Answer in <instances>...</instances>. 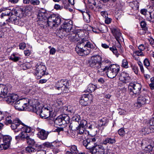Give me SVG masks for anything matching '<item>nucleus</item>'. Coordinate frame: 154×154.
Segmentation results:
<instances>
[{"label":"nucleus","mask_w":154,"mask_h":154,"mask_svg":"<svg viewBox=\"0 0 154 154\" xmlns=\"http://www.w3.org/2000/svg\"><path fill=\"white\" fill-rule=\"evenodd\" d=\"M96 141L94 137L89 136L88 138L83 140V144L87 149H92L91 154H104L105 149L103 146L99 145L94 147Z\"/></svg>","instance_id":"obj_1"},{"label":"nucleus","mask_w":154,"mask_h":154,"mask_svg":"<svg viewBox=\"0 0 154 154\" xmlns=\"http://www.w3.org/2000/svg\"><path fill=\"white\" fill-rule=\"evenodd\" d=\"M102 58L99 55L92 56L89 60L88 63L91 67L97 69V73L101 75H103L105 71L104 66H102Z\"/></svg>","instance_id":"obj_2"},{"label":"nucleus","mask_w":154,"mask_h":154,"mask_svg":"<svg viewBox=\"0 0 154 154\" xmlns=\"http://www.w3.org/2000/svg\"><path fill=\"white\" fill-rule=\"evenodd\" d=\"M32 103V100L22 99L17 101L14 104V106L15 109L19 110L30 111L33 109Z\"/></svg>","instance_id":"obj_3"},{"label":"nucleus","mask_w":154,"mask_h":154,"mask_svg":"<svg viewBox=\"0 0 154 154\" xmlns=\"http://www.w3.org/2000/svg\"><path fill=\"white\" fill-rule=\"evenodd\" d=\"M33 131L34 130L32 128L26 125L23 126L21 128V137L26 138L27 143L29 145H33L35 143L34 140L30 137Z\"/></svg>","instance_id":"obj_4"},{"label":"nucleus","mask_w":154,"mask_h":154,"mask_svg":"<svg viewBox=\"0 0 154 154\" xmlns=\"http://www.w3.org/2000/svg\"><path fill=\"white\" fill-rule=\"evenodd\" d=\"M105 71H104L103 75L106 72L107 75L108 77L113 78L118 74L119 71V67L115 65H112L109 67L104 66Z\"/></svg>","instance_id":"obj_5"},{"label":"nucleus","mask_w":154,"mask_h":154,"mask_svg":"<svg viewBox=\"0 0 154 154\" xmlns=\"http://www.w3.org/2000/svg\"><path fill=\"white\" fill-rule=\"evenodd\" d=\"M72 22L71 21L64 22L58 30L59 34L61 36L59 35V36L61 38L64 36L67 35L66 33L69 32L72 27Z\"/></svg>","instance_id":"obj_6"},{"label":"nucleus","mask_w":154,"mask_h":154,"mask_svg":"<svg viewBox=\"0 0 154 154\" xmlns=\"http://www.w3.org/2000/svg\"><path fill=\"white\" fill-rule=\"evenodd\" d=\"M141 88V85L137 83H131L129 84L128 87L130 91V94L132 97H134L137 94H139Z\"/></svg>","instance_id":"obj_7"},{"label":"nucleus","mask_w":154,"mask_h":154,"mask_svg":"<svg viewBox=\"0 0 154 154\" xmlns=\"http://www.w3.org/2000/svg\"><path fill=\"white\" fill-rule=\"evenodd\" d=\"M46 68L45 66L40 64L36 66V70L35 72V75L36 78L40 79L44 75H47L48 72H46Z\"/></svg>","instance_id":"obj_8"},{"label":"nucleus","mask_w":154,"mask_h":154,"mask_svg":"<svg viewBox=\"0 0 154 154\" xmlns=\"http://www.w3.org/2000/svg\"><path fill=\"white\" fill-rule=\"evenodd\" d=\"M149 97L145 95H141L138 98L137 101L135 104L136 106L139 108L149 102Z\"/></svg>","instance_id":"obj_9"},{"label":"nucleus","mask_w":154,"mask_h":154,"mask_svg":"<svg viewBox=\"0 0 154 154\" xmlns=\"http://www.w3.org/2000/svg\"><path fill=\"white\" fill-rule=\"evenodd\" d=\"M76 53L80 56H84L88 54L89 51L86 52V50L84 49V42H78L75 48Z\"/></svg>","instance_id":"obj_10"},{"label":"nucleus","mask_w":154,"mask_h":154,"mask_svg":"<svg viewBox=\"0 0 154 154\" xmlns=\"http://www.w3.org/2000/svg\"><path fill=\"white\" fill-rule=\"evenodd\" d=\"M11 137L8 135L4 136L3 137V143L0 145V148L1 150L6 149L10 146Z\"/></svg>","instance_id":"obj_11"},{"label":"nucleus","mask_w":154,"mask_h":154,"mask_svg":"<svg viewBox=\"0 0 154 154\" xmlns=\"http://www.w3.org/2000/svg\"><path fill=\"white\" fill-rule=\"evenodd\" d=\"M111 31L113 35L118 42L119 43L120 41H122L123 38L121 35V33L120 30L118 28H112L111 29Z\"/></svg>","instance_id":"obj_12"},{"label":"nucleus","mask_w":154,"mask_h":154,"mask_svg":"<svg viewBox=\"0 0 154 154\" xmlns=\"http://www.w3.org/2000/svg\"><path fill=\"white\" fill-rule=\"evenodd\" d=\"M5 100L9 104H12L14 102L17 101L18 99V96L15 94L9 95L6 97H4Z\"/></svg>","instance_id":"obj_13"},{"label":"nucleus","mask_w":154,"mask_h":154,"mask_svg":"<svg viewBox=\"0 0 154 154\" xmlns=\"http://www.w3.org/2000/svg\"><path fill=\"white\" fill-rule=\"evenodd\" d=\"M68 119V117L65 114H62L58 116V126L65 127V124L66 123V121Z\"/></svg>","instance_id":"obj_14"},{"label":"nucleus","mask_w":154,"mask_h":154,"mask_svg":"<svg viewBox=\"0 0 154 154\" xmlns=\"http://www.w3.org/2000/svg\"><path fill=\"white\" fill-rule=\"evenodd\" d=\"M48 134V132L46 131L44 129H40L38 133L37 136L40 139L45 140L47 138Z\"/></svg>","instance_id":"obj_15"},{"label":"nucleus","mask_w":154,"mask_h":154,"mask_svg":"<svg viewBox=\"0 0 154 154\" xmlns=\"http://www.w3.org/2000/svg\"><path fill=\"white\" fill-rule=\"evenodd\" d=\"M85 128L79 126L77 128L78 134L82 135V138H86V137L89 135V131L85 130Z\"/></svg>","instance_id":"obj_16"},{"label":"nucleus","mask_w":154,"mask_h":154,"mask_svg":"<svg viewBox=\"0 0 154 154\" xmlns=\"http://www.w3.org/2000/svg\"><path fill=\"white\" fill-rule=\"evenodd\" d=\"M57 112L54 111L53 112L52 116V118H53V121H54V126L56 128L55 130H53V131L58 132V116Z\"/></svg>","instance_id":"obj_17"},{"label":"nucleus","mask_w":154,"mask_h":154,"mask_svg":"<svg viewBox=\"0 0 154 154\" xmlns=\"http://www.w3.org/2000/svg\"><path fill=\"white\" fill-rule=\"evenodd\" d=\"M51 111L46 108H43L40 116L44 119H46L50 116Z\"/></svg>","instance_id":"obj_18"},{"label":"nucleus","mask_w":154,"mask_h":154,"mask_svg":"<svg viewBox=\"0 0 154 154\" xmlns=\"http://www.w3.org/2000/svg\"><path fill=\"white\" fill-rule=\"evenodd\" d=\"M11 127L12 129H16L18 127V128L20 129L22 128L23 127H20V121L17 119H16L15 120H13V122L11 124Z\"/></svg>","instance_id":"obj_19"},{"label":"nucleus","mask_w":154,"mask_h":154,"mask_svg":"<svg viewBox=\"0 0 154 154\" xmlns=\"http://www.w3.org/2000/svg\"><path fill=\"white\" fill-rule=\"evenodd\" d=\"M119 79L121 81L126 82L129 79V75L125 72H123L121 73L119 76Z\"/></svg>","instance_id":"obj_20"},{"label":"nucleus","mask_w":154,"mask_h":154,"mask_svg":"<svg viewBox=\"0 0 154 154\" xmlns=\"http://www.w3.org/2000/svg\"><path fill=\"white\" fill-rule=\"evenodd\" d=\"M10 20L12 21L15 24L21 26L22 25V21L21 18L19 17L14 16L12 17H9Z\"/></svg>","instance_id":"obj_21"},{"label":"nucleus","mask_w":154,"mask_h":154,"mask_svg":"<svg viewBox=\"0 0 154 154\" xmlns=\"http://www.w3.org/2000/svg\"><path fill=\"white\" fill-rule=\"evenodd\" d=\"M7 87L3 85H0V97H4L7 93Z\"/></svg>","instance_id":"obj_22"},{"label":"nucleus","mask_w":154,"mask_h":154,"mask_svg":"<svg viewBox=\"0 0 154 154\" xmlns=\"http://www.w3.org/2000/svg\"><path fill=\"white\" fill-rule=\"evenodd\" d=\"M68 86H65L62 88L58 87V94L62 95L63 96H66L69 91L68 88Z\"/></svg>","instance_id":"obj_23"},{"label":"nucleus","mask_w":154,"mask_h":154,"mask_svg":"<svg viewBox=\"0 0 154 154\" xmlns=\"http://www.w3.org/2000/svg\"><path fill=\"white\" fill-rule=\"evenodd\" d=\"M153 9L152 7L150 6L147 9L145 8L142 9L140 10V13L141 14L146 16L149 14L153 13Z\"/></svg>","instance_id":"obj_24"},{"label":"nucleus","mask_w":154,"mask_h":154,"mask_svg":"<svg viewBox=\"0 0 154 154\" xmlns=\"http://www.w3.org/2000/svg\"><path fill=\"white\" fill-rule=\"evenodd\" d=\"M84 49L86 50V52H87L88 51H89L88 53V54L91 51V49L93 48V46L91 43L87 41L84 42Z\"/></svg>","instance_id":"obj_25"},{"label":"nucleus","mask_w":154,"mask_h":154,"mask_svg":"<svg viewBox=\"0 0 154 154\" xmlns=\"http://www.w3.org/2000/svg\"><path fill=\"white\" fill-rule=\"evenodd\" d=\"M33 101L34 100H32ZM32 103L33 104V109L30 110V111H34L37 115H39L40 116L42 112V110L43 108L41 107L40 106H35V104L33 101Z\"/></svg>","instance_id":"obj_26"},{"label":"nucleus","mask_w":154,"mask_h":154,"mask_svg":"<svg viewBox=\"0 0 154 154\" xmlns=\"http://www.w3.org/2000/svg\"><path fill=\"white\" fill-rule=\"evenodd\" d=\"M116 142V141L115 138L107 137L103 140V144L104 145H106L107 143L112 144L115 143Z\"/></svg>","instance_id":"obj_27"},{"label":"nucleus","mask_w":154,"mask_h":154,"mask_svg":"<svg viewBox=\"0 0 154 154\" xmlns=\"http://www.w3.org/2000/svg\"><path fill=\"white\" fill-rule=\"evenodd\" d=\"M70 150V151H66V154H77L79 152L77 146L75 145L71 146Z\"/></svg>","instance_id":"obj_28"},{"label":"nucleus","mask_w":154,"mask_h":154,"mask_svg":"<svg viewBox=\"0 0 154 154\" xmlns=\"http://www.w3.org/2000/svg\"><path fill=\"white\" fill-rule=\"evenodd\" d=\"M89 99L86 95H84L82 96L80 101V103L83 106H86L88 104V102Z\"/></svg>","instance_id":"obj_29"},{"label":"nucleus","mask_w":154,"mask_h":154,"mask_svg":"<svg viewBox=\"0 0 154 154\" xmlns=\"http://www.w3.org/2000/svg\"><path fill=\"white\" fill-rule=\"evenodd\" d=\"M58 87L62 88L65 86H69V84L66 80L62 79L58 82Z\"/></svg>","instance_id":"obj_30"},{"label":"nucleus","mask_w":154,"mask_h":154,"mask_svg":"<svg viewBox=\"0 0 154 154\" xmlns=\"http://www.w3.org/2000/svg\"><path fill=\"white\" fill-rule=\"evenodd\" d=\"M48 20L47 25L48 26H50L49 23L54 22L56 23L57 20H56V18L55 17L54 15H53L49 17H48L46 18Z\"/></svg>","instance_id":"obj_31"},{"label":"nucleus","mask_w":154,"mask_h":154,"mask_svg":"<svg viewBox=\"0 0 154 154\" xmlns=\"http://www.w3.org/2000/svg\"><path fill=\"white\" fill-rule=\"evenodd\" d=\"M69 37V40L73 42H77L80 39L79 34L74 33H73L71 36Z\"/></svg>","instance_id":"obj_32"},{"label":"nucleus","mask_w":154,"mask_h":154,"mask_svg":"<svg viewBox=\"0 0 154 154\" xmlns=\"http://www.w3.org/2000/svg\"><path fill=\"white\" fill-rule=\"evenodd\" d=\"M108 122V120L107 118H103L99 121L98 125L100 126H105Z\"/></svg>","instance_id":"obj_33"},{"label":"nucleus","mask_w":154,"mask_h":154,"mask_svg":"<svg viewBox=\"0 0 154 154\" xmlns=\"http://www.w3.org/2000/svg\"><path fill=\"white\" fill-rule=\"evenodd\" d=\"M82 14L84 20L87 23L90 21V15L89 13L88 12H84Z\"/></svg>","instance_id":"obj_34"},{"label":"nucleus","mask_w":154,"mask_h":154,"mask_svg":"<svg viewBox=\"0 0 154 154\" xmlns=\"http://www.w3.org/2000/svg\"><path fill=\"white\" fill-rule=\"evenodd\" d=\"M60 102V103H58V106L61 105V106L58 109V111H60V112L62 113L64 112L65 108H66L65 106H62L63 104V100L62 99H59L58 100V102Z\"/></svg>","instance_id":"obj_35"},{"label":"nucleus","mask_w":154,"mask_h":154,"mask_svg":"<svg viewBox=\"0 0 154 154\" xmlns=\"http://www.w3.org/2000/svg\"><path fill=\"white\" fill-rule=\"evenodd\" d=\"M47 13L45 11L43 12L42 11H39L38 14V17L39 19H44L45 20V17Z\"/></svg>","instance_id":"obj_36"},{"label":"nucleus","mask_w":154,"mask_h":154,"mask_svg":"<svg viewBox=\"0 0 154 154\" xmlns=\"http://www.w3.org/2000/svg\"><path fill=\"white\" fill-rule=\"evenodd\" d=\"M97 88V87L95 85L93 84H89L88 86L87 91L89 92H94L96 89Z\"/></svg>","instance_id":"obj_37"},{"label":"nucleus","mask_w":154,"mask_h":154,"mask_svg":"<svg viewBox=\"0 0 154 154\" xmlns=\"http://www.w3.org/2000/svg\"><path fill=\"white\" fill-rule=\"evenodd\" d=\"M7 114H6L5 116V118L6 119L5 123L7 125L11 124L13 122L12 120L13 119V116H7Z\"/></svg>","instance_id":"obj_38"},{"label":"nucleus","mask_w":154,"mask_h":154,"mask_svg":"<svg viewBox=\"0 0 154 154\" xmlns=\"http://www.w3.org/2000/svg\"><path fill=\"white\" fill-rule=\"evenodd\" d=\"M26 152L29 153H32L34 154L36 151V150L31 146H28L26 148Z\"/></svg>","instance_id":"obj_39"},{"label":"nucleus","mask_w":154,"mask_h":154,"mask_svg":"<svg viewBox=\"0 0 154 154\" xmlns=\"http://www.w3.org/2000/svg\"><path fill=\"white\" fill-rule=\"evenodd\" d=\"M142 131L143 132V134L146 135L149 134L151 132V129L148 128H144L142 129Z\"/></svg>","instance_id":"obj_40"},{"label":"nucleus","mask_w":154,"mask_h":154,"mask_svg":"<svg viewBox=\"0 0 154 154\" xmlns=\"http://www.w3.org/2000/svg\"><path fill=\"white\" fill-rule=\"evenodd\" d=\"M20 59V57L16 56L14 54H13L10 58V59L14 62H17Z\"/></svg>","instance_id":"obj_41"},{"label":"nucleus","mask_w":154,"mask_h":154,"mask_svg":"<svg viewBox=\"0 0 154 154\" xmlns=\"http://www.w3.org/2000/svg\"><path fill=\"white\" fill-rule=\"evenodd\" d=\"M122 66L125 68L128 67V62L126 59H124L122 60Z\"/></svg>","instance_id":"obj_42"},{"label":"nucleus","mask_w":154,"mask_h":154,"mask_svg":"<svg viewBox=\"0 0 154 154\" xmlns=\"http://www.w3.org/2000/svg\"><path fill=\"white\" fill-rule=\"evenodd\" d=\"M79 126L86 128L88 127L87 122L84 120H82L81 121L80 124L79 125Z\"/></svg>","instance_id":"obj_43"},{"label":"nucleus","mask_w":154,"mask_h":154,"mask_svg":"<svg viewBox=\"0 0 154 154\" xmlns=\"http://www.w3.org/2000/svg\"><path fill=\"white\" fill-rule=\"evenodd\" d=\"M6 10H8V8H5ZM8 10H9V12H8L7 13H6V12L4 13H3L1 15V18H2L4 16H9L10 14V13H11V14H12V13L11 12V9H8Z\"/></svg>","instance_id":"obj_44"},{"label":"nucleus","mask_w":154,"mask_h":154,"mask_svg":"<svg viewBox=\"0 0 154 154\" xmlns=\"http://www.w3.org/2000/svg\"><path fill=\"white\" fill-rule=\"evenodd\" d=\"M149 140L148 139L143 140L141 143V145L142 146L143 148H144L145 146H147L149 145Z\"/></svg>","instance_id":"obj_45"},{"label":"nucleus","mask_w":154,"mask_h":154,"mask_svg":"<svg viewBox=\"0 0 154 154\" xmlns=\"http://www.w3.org/2000/svg\"><path fill=\"white\" fill-rule=\"evenodd\" d=\"M100 25H99V26L97 27H94L92 28V30L94 32L96 33H99L100 32L101 30L100 29Z\"/></svg>","instance_id":"obj_46"},{"label":"nucleus","mask_w":154,"mask_h":154,"mask_svg":"<svg viewBox=\"0 0 154 154\" xmlns=\"http://www.w3.org/2000/svg\"><path fill=\"white\" fill-rule=\"evenodd\" d=\"M134 54H135L137 56H144L143 52L140 50L134 51Z\"/></svg>","instance_id":"obj_47"},{"label":"nucleus","mask_w":154,"mask_h":154,"mask_svg":"<svg viewBox=\"0 0 154 154\" xmlns=\"http://www.w3.org/2000/svg\"><path fill=\"white\" fill-rule=\"evenodd\" d=\"M30 3L31 5H37L39 4L40 2L38 0H31Z\"/></svg>","instance_id":"obj_48"},{"label":"nucleus","mask_w":154,"mask_h":154,"mask_svg":"<svg viewBox=\"0 0 154 154\" xmlns=\"http://www.w3.org/2000/svg\"><path fill=\"white\" fill-rule=\"evenodd\" d=\"M143 64L145 66L146 68L150 66V63L149 60L147 59H145L143 61Z\"/></svg>","instance_id":"obj_49"},{"label":"nucleus","mask_w":154,"mask_h":154,"mask_svg":"<svg viewBox=\"0 0 154 154\" xmlns=\"http://www.w3.org/2000/svg\"><path fill=\"white\" fill-rule=\"evenodd\" d=\"M137 63L139 66L141 72L142 73H143L144 72V69L142 63L141 62L139 61L137 62Z\"/></svg>","instance_id":"obj_50"},{"label":"nucleus","mask_w":154,"mask_h":154,"mask_svg":"<svg viewBox=\"0 0 154 154\" xmlns=\"http://www.w3.org/2000/svg\"><path fill=\"white\" fill-rule=\"evenodd\" d=\"M144 148L145 149H144L146 150L148 152H150L152 150L153 147L152 146L149 144L147 146H145Z\"/></svg>","instance_id":"obj_51"},{"label":"nucleus","mask_w":154,"mask_h":154,"mask_svg":"<svg viewBox=\"0 0 154 154\" xmlns=\"http://www.w3.org/2000/svg\"><path fill=\"white\" fill-rule=\"evenodd\" d=\"M152 13L149 14L145 16L146 18V19L147 20L151 21L153 19V17L152 16Z\"/></svg>","instance_id":"obj_52"},{"label":"nucleus","mask_w":154,"mask_h":154,"mask_svg":"<svg viewBox=\"0 0 154 154\" xmlns=\"http://www.w3.org/2000/svg\"><path fill=\"white\" fill-rule=\"evenodd\" d=\"M131 67L134 73L137 74L138 73V70L137 67L134 65H131Z\"/></svg>","instance_id":"obj_53"},{"label":"nucleus","mask_w":154,"mask_h":154,"mask_svg":"<svg viewBox=\"0 0 154 154\" xmlns=\"http://www.w3.org/2000/svg\"><path fill=\"white\" fill-rule=\"evenodd\" d=\"M119 134L121 136H123L125 134V131L124 129L122 128H121L119 129L118 131Z\"/></svg>","instance_id":"obj_54"},{"label":"nucleus","mask_w":154,"mask_h":154,"mask_svg":"<svg viewBox=\"0 0 154 154\" xmlns=\"http://www.w3.org/2000/svg\"><path fill=\"white\" fill-rule=\"evenodd\" d=\"M73 119L74 121L79 122L80 119V117L79 115H75L73 117Z\"/></svg>","instance_id":"obj_55"},{"label":"nucleus","mask_w":154,"mask_h":154,"mask_svg":"<svg viewBox=\"0 0 154 154\" xmlns=\"http://www.w3.org/2000/svg\"><path fill=\"white\" fill-rule=\"evenodd\" d=\"M110 50L112 51L113 53L116 55L117 53V51L115 47L113 46L109 48Z\"/></svg>","instance_id":"obj_56"},{"label":"nucleus","mask_w":154,"mask_h":154,"mask_svg":"<svg viewBox=\"0 0 154 154\" xmlns=\"http://www.w3.org/2000/svg\"><path fill=\"white\" fill-rule=\"evenodd\" d=\"M19 46L20 49L23 50L26 47V44L24 43H22L20 44Z\"/></svg>","instance_id":"obj_57"},{"label":"nucleus","mask_w":154,"mask_h":154,"mask_svg":"<svg viewBox=\"0 0 154 154\" xmlns=\"http://www.w3.org/2000/svg\"><path fill=\"white\" fill-rule=\"evenodd\" d=\"M7 114V113L6 112L2 113V112H0V121L4 119L5 117V115Z\"/></svg>","instance_id":"obj_58"},{"label":"nucleus","mask_w":154,"mask_h":154,"mask_svg":"<svg viewBox=\"0 0 154 154\" xmlns=\"http://www.w3.org/2000/svg\"><path fill=\"white\" fill-rule=\"evenodd\" d=\"M43 145L44 146L48 148L51 147V143L48 142L44 143Z\"/></svg>","instance_id":"obj_59"},{"label":"nucleus","mask_w":154,"mask_h":154,"mask_svg":"<svg viewBox=\"0 0 154 154\" xmlns=\"http://www.w3.org/2000/svg\"><path fill=\"white\" fill-rule=\"evenodd\" d=\"M100 14L101 15L105 18L107 17L108 14L107 12L106 11H102L101 12Z\"/></svg>","instance_id":"obj_60"},{"label":"nucleus","mask_w":154,"mask_h":154,"mask_svg":"<svg viewBox=\"0 0 154 154\" xmlns=\"http://www.w3.org/2000/svg\"><path fill=\"white\" fill-rule=\"evenodd\" d=\"M106 17L105 20V23L109 24L111 23L112 19L108 17Z\"/></svg>","instance_id":"obj_61"},{"label":"nucleus","mask_w":154,"mask_h":154,"mask_svg":"<svg viewBox=\"0 0 154 154\" xmlns=\"http://www.w3.org/2000/svg\"><path fill=\"white\" fill-rule=\"evenodd\" d=\"M33 9V7L31 5H29L26 8V11H32Z\"/></svg>","instance_id":"obj_62"},{"label":"nucleus","mask_w":154,"mask_h":154,"mask_svg":"<svg viewBox=\"0 0 154 154\" xmlns=\"http://www.w3.org/2000/svg\"><path fill=\"white\" fill-rule=\"evenodd\" d=\"M138 49L139 50L142 51H143L145 49V48L144 45L143 44H141L139 46Z\"/></svg>","instance_id":"obj_63"},{"label":"nucleus","mask_w":154,"mask_h":154,"mask_svg":"<svg viewBox=\"0 0 154 154\" xmlns=\"http://www.w3.org/2000/svg\"><path fill=\"white\" fill-rule=\"evenodd\" d=\"M149 123L151 126H154V118L151 119L150 120Z\"/></svg>","instance_id":"obj_64"}]
</instances>
